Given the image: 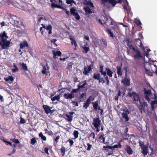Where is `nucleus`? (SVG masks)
I'll list each match as a JSON object with an SVG mask.
<instances>
[{
    "label": "nucleus",
    "instance_id": "nucleus-31",
    "mask_svg": "<svg viewBox=\"0 0 157 157\" xmlns=\"http://www.w3.org/2000/svg\"><path fill=\"white\" fill-rule=\"evenodd\" d=\"M66 2L67 4H70L71 6L72 5V3L75 4H76V2L74 0H66Z\"/></svg>",
    "mask_w": 157,
    "mask_h": 157
},
{
    "label": "nucleus",
    "instance_id": "nucleus-44",
    "mask_svg": "<svg viewBox=\"0 0 157 157\" xmlns=\"http://www.w3.org/2000/svg\"><path fill=\"white\" fill-rule=\"evenodd\" d=\"M101 4L104 6L106 5V3H109V0H101Z\"/></svg>",
    "mask_w": 157,
    "mask_h": 157
},
{
    "label": "nucleus",
    "instance_id": "nucleus-35",
    "mask_svg": "<svg viewBox=\"0 0 157 157\" xmlns=\"http://www.w3.org/2000/svg\"><path fill=\"white\" fill-rule=\"evenodd\" d=\"M114 149L115 148H118L122 147V145L121 143L120 142H118L117 144H116L113 146Z\"/></svg>",
    "mask_w": 157,
    "mask_h": 157
},
{
    "label": "nucleus",
    "instance_id": "nucleus-56",
    "mask_svg": "<svg viewBox=\"0 0 157 157\" xmlns=\"http://www.w3.org/2000/svg\"><path fill=\"white\" fill-rule=\"evenodd\" d=\"M56 8H60L61 9H62L64 10H66V9L64 8L63 7L61 6H60L59 5H57Z\"/></svg>",
    "mask_w": 157,
    "mask_h": 157
},
{
    "label": "nucleus",
    "instance_id": "nucleus-13",
    "mask_svg": "<svg viewBox=\"0 0 157 157\" xmlns=\"http://www.w3.org/2000/svg\"><path fill=\"white\" fill-rule=\"evenodd\" d=\"M136 54L134 55V59H139L140 58H142L143 56L141 54L140 52L137 50H136Z\"/></svg>",
    "mask_w": 157,
    "mask_h": 157
},
{
    "label": "nucleus",
    "instance_id": "nucleus-39",
    "mask_svg": "<svg viewBox=\"0 0 157 157\" xmlns=\"http://www.w3.org/2000/svg\"><path fill=\"white\" fill-rule=\"evenodd\" d=\"M78 132L77 131L75 130L74 131L73 134L75 138H76L78 137Z\"/></svg>",
    "mask_w": 157,
    "mask_h": 157
},
{
    "label": "nucleus",
    "instance_id": "nucleus-23",
    "mask_svg": "<svg viewBox=\"0 0 157 157\" xmlns=\"http://www.w3.org/2000/svg\"><path fill=\"white\" fill-rule=\"evenodd\" d=\"M84 9L86 14H90L92 13V11L88 6L84 7Z\"/></svg>",
    "mask_w": 157,
    "mask_h": 157
},
{
    "label": "nucleus",
    "instance_id": "nucleus-33",
    "mask_svg": "<svg viewBox=\"0 0 157 157\" xmlns=\"http://www.w3.org/2000/svg\"><path fill=\"white\" fill-rule=\"evenodd\" d=\"M117 2L115 0H109V3L112 4V6H115L117 3Z\"/></svg>",
    "mask_w": 157,
    "mask_h": 157
},
{
    "label": "nucleus",
    "instance_id": "nucleus-2",
    "mask_svg": "<svg viewBox=\"0 0 157 157\" xmlns=\"http://www.w3.org/2000/svg\"><path fill=\"white\" fill-rule=\"evenodd\" d=\"M143 91L144 92V98L149 102L150 101V97L152 94L151 90L150 89L147 90L146 88H144Z\"/></svg>",
    "mask_w": 157,
    "mask_h": 157
},
{
    "label": "nucleus",
    "instance_id": "nucleus-59",
    "mask_svg": "<svg viewBox=\"0 0 157 157\" xmlns=\"http://www.w3.org/2000/svg\"><path fill=\"white\" fill-rule=\"evenodd\" d=\"M44 151L46 153L47 155H49V153H48V149L47 147H45L44 149Z\"/></svg>",
    "mask_w": 157,
    "mask_h": 157
},
{
    "label": "nucleus",
    "instance_id": "nucleus-27",
    "mask_svg": "<svg viewBox=\"0 0 157 157\" xmlns=\"http://www.w3.org/2000/svg\"><path fill=\"white\" fill-rule=\"evenodd\" d=\"M76 10L75 9L73 8H71L70 9V12L71 14L74 16L76 13H77L76 12Z\"/></svg>",
    "mask_w": 157,
    "mask_h": 157
},
{
    "label": "nucleus",
    "instance_id": "nucleus-61",
    "mask_svg": "<svg viewBox=\"0 0 157 157\" xmlns=\"http://www.w3.org/2000/svg\"><path fill=\"white\" fill-rule=\"evenodd\" d=\"M137 42H139V43L140 44V45H139V46L140 47H142V42H141V41L140 40V39H137Z\"/></svg>",
    "mask_w": 157,
    "mask_h": 157
},
{
    "label": "nucleus",
    "instance_id": "nucleus-60",
    "mask_svg": "<svg viewBox=\"0 0 157 157\" xmlns=\"http://www.w3.org/2000/svg\"><path fill=\"white\" fill-rule=\"evenodd\" d=\"M69 143L70 144V146H71L74 143L73 141L72 140H68Z\"/></svg>",
    "mask_w": 157,
    "mask_h": 157
},
{
    "label": "nucleus",
    "instance_id": "nucleus-21",
    "mask_svg": "<svg viewBox=\"0 0 157 157\" xmlns=\"http://www.w3.org/2000/svg\"><path fill=\"white\" fill-rule=\"evenodd\" d=\"M122 67V64L120 66H117V73L119 75H122V73L121 71V68Z\"/></svg>",
    "mask_w": 157,
    "mask_h": 157
},
{
    "label": "nucleus",
    "instance_id": "nucleus-12",
    "mask_svg": "<svg viewBox=\"0 0 157 157\" xmlns=\"http://www.w3.org/2000/svg\"><path fill=\"white\" fill-rule=\"evenodd\" d=\"M124 150L129 155H131L133 153V151L131 147L128 145H125Z\"/></svg>",
    "mask_w": 157,
    "mask_h": 157
},
{
    "label": "nucleus",
    "instance_id": "nucleus-16",
    "mask_svg": "<svg viewBox=\"0 0 157 157\" xmlns=\"http://www.w3.org/2000/svg\"><path fill=\"white\" fill-rule=\"evenodd\" d=\"M53 54V57L54 59H56L57 58L56 56H61L62 53L60 51H57L56 52L55 51H52Z\"/></svg>",
    "mask_w": 157,
    "mask_h": 157
},
{
    "label": "nucleus",
    "instance_id": "nucleus-17",
    "mask_svg": "<svg viewBox=\"0 0 157 157\" xmlns=\"http://www.w3.org/2000/svg\"><path fill=\"white\" fill-rule=\"evenodd\" d=\"M14 24L15 26L19 27L21 25H22V23L21 21L18 19H17L14 21Z\"/></svg>",
    "mask_w": 157,
    "mask_h": 157
},
{
    "label": "nucleus",
    "instance_id": "nucleus-6",
    "mask_svg": "<svg viewBox=\"0 0 157 157\" xmlns=\"http://www.w3.org/2000/svg\"><path fill=\"white\" fill-rule=\"evenodd\" d=\"M133 97L132 98L133 102L136 103L137 102L140 101V98L139 95L135 92H132Z\"/></svg>",
    "mask_w": 157,
    "mask_h": 157
},
{
    "label": "nucleus",
    "instance_id": "nucleus-52",
    "mask_svg": "<svg viewBox=\"0 0 157 157\" xmlns=\"http://www.w3.org/2000/svg\"><path fill=\"white\" fill-rule=\"evenodd\" d=\"M57 4H55L54 2H52L51 4V7L52 8L54 9L56 8Z\"/></svg>",
    "mask_w": 157,
    "mask_h": 157
},
{
    "label": "nucleus",
    "instance_id": "nucleus-51",
    "mask_svg": "<svg viewBox=\"0 0 157 157\" xmlns=\"http://www.w3.org/2000/svg\"><path fill=\"white\" fill-rule=\"evenodd\" d=\"M79 90L78 89V88L76 89H73L72 90L71 93L72 94H73L74 93H76Z\"/></svg>",
    "mask_w": 157,
    "mask_h": 157
},
{
    "label": "nucleus",
    "instance_id": "nucleus-15",
    "mask_svg": "<svg viewBox=\"0 0 157 157\" xmlns=\"http://www.w3.org/2000/svg\"><path fill=\"white\" fill-rule=\"evenodd\" d=\"M63 96L64 98L67 99H71L74 98V94L71 93V94L68 93L67 94L65 93L64 94Z\"/></svg>",
    "mask_w": 157,
    "mask_h": 157
},
{
    "label": "nucleus",
    "instance_id": "nucleus-1",
    "mask_svg": "<svg viewBox=\"0 0 157 157\" xmlns=\"http://www.w3.org/2000/svg\"><path fill=\"white\" fill-rule=\"evenodd\" d=\"M5 37H3L2 40L0 41V45L1 46L2 49H8L10 46V44L11 43L9 40H6L5 38Z\"/></svg>",
    "mask_w": 157,
    "mask_h": 157
},
{
    "label": "nucleus",
    "instance_id": "nucleus-34",
    "mask_svg": "<svg viewBox=\"0 0 157 157\" xmlns=\"http://www.w3.org/2000/svg\"><path fill=\"white\" fill-rule=\"evenodd\" d=\"M66 117L67 118V120L69 122H71L73 119V116H70L67 114L66 115Z\"/></svg>",
    "mask_w": 157,
    "mask_h": 157
},
{
    "label": "nucleus",
    "instance_id": "nucleus-19",
    "mask_svg": "<svg viewBox=\"0 0 157 157\" xmlns=\"http://www.w3.org/2000/svg\"><path fill=\"white\" fill-rule=\"evenodd\" d=\"M28 44L27 41H25L20 43V48L22 49L25 47H28Z\"/></svg>",
    "mask_w": 157,
    "mask_h": 157
},
{
    "label": "nucleus",
    "instance_id": "nucleus-42",
    "mask_svg": "<svg viewBox=\"0 0 157 157\" xmlns=\"http://www.w3.org/2000/svg\"><path fill=\"white\" fill-rule=\"evenodd\" d=\"M107 33L110 35V36L111 37H113V33L111 32V30L109 29H108L107 30Z\"/></svg>",
    "mask_w": 157,
    "mask_h": 157
},
{
    "label": "nucleus",
    "instance_id": "nucleus-10",
    "mask_svg": "<svg viewBox=\"0 0 157 157\" xmlns=\"http://www.w3.org/2000/svg\"><path fill=\"white\" fill-rule=\"evenodd\" d=\"M124 43L127 44V45L128 46L130 49H132L134 52H136V50L135 48L131 44V42L129 41L128 39L125 40L124 41Z\"/></svg>",
    "mask_w": 157,
    "mask_h": 157
},
{
    "label": "nucleus",
    "instance_id": "nucleus-58",
    "mask_svg": "<svg viewBox=\"0 0 157 157\" xmlns=\"http://www.w3.org/2000/svg\"><path fill=\"white\" fill-rule=\"evenodd\" d=\"M88 3L90 6L91 7H94V6L93 3V2H91V1H90L88 2Z\"/></svg>",
    "mask_w": 157,
    "mask_h": 157
},
{
    "label": "nucleus",
    "instance_id": "nucleus-62",
    "mask_svg": "<svg viewBox=\"0 0 157 157\" xmlns=\"http://www.w3.org/2000/svg\"><path fill=\"white\" fill-rule=\"evenodd\" d=\"M103 66H101L100 67V72H102V71H103Z\"/></svg>",
    "mask_w": 157,
    "mask_h": 157
},
{
    "label": "nucleus",
    "instance_id": "nucleus-7",
    "mask_svg": "<svg viewBox=\"0 0 157 157\" xmlns=\"http://www.w3.org/2000/svg\"><path fill=\"white\" fill-rule=\"evenodd\" d=\"M101 122V121L99 118L97 117L94 119L92 124L95 128H97L100 125Z\"/></svg>",
    "mask_w": 157,
    "mask_h": 157
},
{
    "label": "nucleus",
    "instance_id": "nucleus-28",
    "mask_svg": "<svg viewBox=\"0 0 157 157\" xmlns=\"http://www.w3.org/2000/svg\"><path fill=\"white\" fill-rule=\"evenodd\" d=\"M46 29L47 30H49L48 34H50L52 33V26L51 25H48V26H47Z\"/></svg>",
    "mask_w": 157,
    "mask_h": 157
},
{
    "label": "nucleus",
    "instance_id": "nucleus-57",
    "mask_svg": "<svg viewBox=\"0 0 157 157\" xmlns=\"http://www.w3.org/2000/svg\"><path fill=\"white\" fill-rule=\"evenodd\" d=\"M8 78L9 79V80H10L11 82L13 81L14 80L12 76H9L8 77Z\"/></svg>",
    "mask_w": 157,
    "mask_h": 157
},
{
    "label": "nucleus",
    "instance_id": "nucleus-38",
    "mask_svg": "<svg viewBox=\"0 0 157 157\" xmlns=\"http://www.w3.org/2000/svg\"><path fill=\"white\" fill-rule=\"evenodd\" d=\"M71 42V44L72 45H73V42H74V44L75 47H76L78 45L76 43V41H75V40L73 38H70V39Z\"/></svg>",
    "mask_w": 157,
    "mask_h": 157
},
{
    "label": "nucleus",
    "instance_id": "nucleus-14",
    "mask_svg": "<svg viewBox=\"0 0 157 157\" xmlns=\"http://www.w3.org/2000/svg\"><path fill=\"white\" fill-rule=\"evenodd\" d=\"M121 82L124 85L128 86L130 85V79L128 78H125L123 80L121 81Z\"/></svg>",
    "mask_w": 157,
    "mask_h": 157
},
{
    "label": "nucleus",
    "instance_id": "nucleus-64",
    "mask_svg": "<svg viewBox=\"0 0 157 157\" xmlns=\"http://www.w3.org/2000/svg\"><path fill=\"white\" fill-rule=\"evenodd\" d=\"M78 89H80L81 88H82V89L83 88H84L85 87V86L83 84L82 85H81V86L78 85Z\"/></svg>",
    "mask_w": 157,
    "mask_h": 157
},
{
    "label": "nucleus",
    "instance_id": "nucleus-4",
    "mask_svg": "<svg viewBox=\"0 0 157 157\" xmlns=\"http://www.w3.org/2000/svg\"><path fill=\"white\" fill-rule=\"evenodd\" d=\"M94 64V62L91 61V64L89 66L87 67H84V71L83 72V74L85 75H87L88 73L92 71V69L93 68V67Z\"/></svg>",
    "mask_w": 157,
    "mask_h": 157
},
{
    "label": "nucleus",
    "instance_id": "nucleus-9",
    "mask_svg": "<svg viewBox=\"0 0 157 157\" xmlns=\"http://www.w3.org/2000/svg\"><path fill=\"white\" fill-rule=\"evenodd\" d=\"M49 67L48 64H46V66H43V69L41 71L42 73L45 75L46 76L48 75V73L49 72Z\"/></svg>",
    "mask_w": 157,
    "mask_h": 157
},
{
    "label": "nucleus",
    "instance_id": "nucleus-49",
    "mask_svg": "<svg viewBox=\"0 0 157 157\" xmlns=\"http://www.w3.org/2000/svg\"><path fill=\"white\" fill-rule=\"evenodd\" d=\"M83 49H84V50L85 51L86 53H87V52L89 51V47H86V46H83L82 47Z\"/></svg>",
    "mask_w": 157,
    "mask_h": 157
},
{
    "label": "nucleus",
    "instance_id": "nucleus-45",
    "mask_svg": "<svg viewBox=\"0 0 157 157\" xmlns=\"http://www.w3.org/2000/svg\"><path fill=\"white\" fill-rule=\"evenodd\" d=\"M102 41L103 42V47L105 48L106 47L107 45V41L105 39H102Z\"/></svg>",
    "mask_w": 157,
    "mask_h": 157
},
{
    "label": "nucleus",
    "instance_id": "nucleus-11",
    "mask_svg": "<svg viewBox=\"0 0 157 157\" xmlns=\"http://www.w3.org/2000/svg\"><path fill=\"white\" fill-rule=\"evenodd\" d=\"M125 2L124 3V5L123 7L124 9L127 12V13L128 14L131 11V9L130 8L128 4V2L127 0H125Z\"/></svg>",
    "mask_w": 157,
    "mask_h": 157
},
{
    "label": "nucleus",
    "instance_id": "nucleus-5",
    "mask_svg": "<svg viewBox=\"0 0 157 157\" xmlns=\"http://www.w3.org/2000/svg\"><path fill=\"white\" fill-rule=\"evenodd\" d=\"M124 112L121 114L122 118L125 120L126 122L128 121L129 118L128 117V114L130 113V111L127 109H125L123 110Z\"/></svg>",
    "mask_w": 157,
    "mask_h": 157
},
{
    "label": "nucleus",
    "instance_id": "nucleus-63",
    "mask_svg": "<svg viewBox=\"0 0 157 157\" xmlns=\"http://www.w3.org/2000/svg\"><path fill=\"white\" fill-rule=\"evenodd\" d=\"M151 104H152L153 105L157 104V100H155L154 101H151Z\"/></svg>",
    "mask_w": 157,
    "mask_h": 157
},
{
    "label": "nucleus",
    "instance_id": "nucleus-41",
    "mask_svg": "<svg viewBox=\"0 0 157 157\" xmlns=\"http://www.w3.org/2000/svg\"><path fill=\"white\" fill-rule=\"evenodd\" d=\"M73 16H74L75 18L78 20H79L80 18V17L77 12L76 13V14H75Z\"/></svg>",
    "mask_w": 157,
    "mask_h": 157
},
{
    "label": "nucleus",
    "instance_id": "nucleus-43",
    "mask_svg": "<svg viewBox=\"0 0 157 157\" xmlns=\"http://www.w3.org/2000/svg\"><path fill=\"white\" fill-rule=\"evenodd\" d=\"M104 136V135H101L99 137V139L102 140V142L105 144V137Z\"/></svg>",
    "mask_w": 157,
    "mask_h": 157
},
{
    "label": "nucleus",
    "instance_id": "nucleus-54",
    "mask_svg": "<svg viewBox=\"0 0 157 157\" xmlns=\"http://www.w3.org/2000/svg\"><path fill=\"white\" fill-rule=\"evenodd\" d=\"M87 145L88 147L86 149L87 150V151H90V148L92 147V145L89 143H88L87 144Z\"/></svg>",
    "mask_w": 157,
    "mask_h": 157
},
{
    "label": "nucleus",
    "instance_id": "nucleus-32",
    "mask_svg": "<svg viewBox=\"0 0 157 157\" xmlns=\"http://www.w3.org/2000/svg\"><path fill=\"white\" fill-rule=\"evenodd\" d=\"M92 103L94 104L93 105V108L95 110H97L98 106V101H96L94 102V103L93 102H92Z\"/></svg>",
    "mask_w": 157,
    "mask_h": 157
},
{
    "label": "nucleus",
    "instance_id": "nucleus-55",
    "mask_svg": "<svg viewBox=\"0 0 157 157\" xmlns=\"http://www.w3.org/2000/svg\"><path fill=\"white\" fill-rule=\"evenodd\" d=\"M92 98V96H90L86 100V102L88 103H89L90 104V102L91 101V98Z\"/></svg>",
    "mask_w": 157,
    "mask_h": 157
},
{
    "label": "nucleus",
    "instance_id": "nucleus-26",
    "mask_svg": "<svg viewBox=\"0 0 157 157\" xmlns=\"http://www.w3.org/2000/svg\"><path fill=\"white\" fill-rule=\"evenodd\" d=\"M60 94H59L58 95H56L54 97L51 98V100L53 101H55L56 100L59 101L60 98Z\"/></svg>",
    "mask_w": 157,
    "mask_h": 157
},
{
    "label": "nucleus",
    "instance_id": "nucleus-46",
    "mask_svg": "<svg viewBox=\"0 0 157 157\" xmlns=\"http://www.w3.org/2000/svg\"><path fill=\"white\" fill-rule=\"evenodd\" d=\"M90 104L89 103L86 102V103H84L83 106L85 107V109H87V107L89 106Z\"/></svg>",
    "mask_w": 157,
    "mask_h": 157
},
{
    "label": "nucleus",
    "instance_id": "nucleus-47",
    "mask_svg": "<svg viewBox=\"0 0 157 157\" xmlns=\"http://www.w3.org/2000/svg\"><path fill=\"white\" fill-rule=\"evenodd\" d=\"M108 149H110L112 150H113V146H106V149H105V150H108Z\"/></svg>",
    "mask_w": 157,
    "mask_h": 157
},
{
    "label": "nucleus",
    "instance_id": "nucleus-36",
    "mask_svg": "<svg viewBox=\"0 0 157 157\" xmlns=\"http://www.w3.org/2000/svg\"><path fill=\"white\" fill-rule=\"evenodd\" d=\"M61 152L62 153V155L63 156H64L65 155V148L63 146H62L61 148L60 149Z\"/></svg>",
    "mask_w": 157,
    "mask_h": 157
},
{
    "label": "nucleus",
    "instance_id": "nucleus-40",
    "mask_svg": "<svg viewBox=\"0 0 157 157\" xmlns=\"http://www.w3.org/2000/svg\"><path fill=\"white\" fill-rule=\"evenodd\" d=\"M36 142V140L35 138H32L31 140V143L33 145Z\"/></svg>",
    "mask_w": 157,
    "mask_h": 157
},
{
    "label": "nucleus",
    "instance_id": "nucleus-53",
    "mask_svg": "<svg viewBox=\"0 0 157 157\" xmlns=\"http://www.w3.org/2000/svg\"><path fill=\"white\" fill-rule=\"evenodd\" d=\"M3 141L4 142L6 143H7V144H6V145H8V144H9V145H10L11 146H12V143L11 142H9V141H7L4 139H3Z\"/></svg>",
    "mask_w": 157,
    "mask_h": 157
},
{
    "label": "nucleus",
    "instance_id": "nucleus-3",
    "mask_svg": "<svg viewBox=\"0 0 157 157\" xmlns=\"http://www.w3.org/2000/svg\"><path fill=\"white\" fill-rule=\"evenodd\" d=\"M139 145L142 150L141 153L144 156L147 155L148 153L147 147L144 144L143 142H139Z\"/></svg>",
    "mask_w": 157,
    "mask_h": 157
},
{
    "label": "nucleus",
    "instance_id": "nucleus-48",
    "mask_svg": "<svg viewBox=\"0 0 157 157\" xmlns=\"http://www.w3.org/2000/svg\"><path fill=\"white\" fill-rule=\"evenodd\" d=\"M11 140L13 142H14L16 144H19V141L17 139H16L14 138L13 139H11Z\"/></svg>",
    "mask_w": 157,
    "mask_h": 157
},
{
    "label": "nucleus",
    "instance_id": "nucleus-30",
    "mask_svg": "<svg viewBox=\"0 0 157 157\" xmlns=\"http://www.w3.org/2000/svg\"><path fill=\"white\" fill-rule=\"evenodd\" d=\"M13 67L15 68H13L12 69V71L14 73L18 71L19 70L18 68L17 67L15 63L13 64Z\"/></svg>",
    "mask_w": 157,
    "mask_h": 157
},
{
    "label": "nucleus",
    "instance_id": "nucleus-22",
    "mask_svg": "<svg viewBox=\"0 0 157 157\" xmlns=\"http://www.w3.org/2000/svg\"><path fill=\"white\" fill-rule=\"evenodd\" d=\"M106 71L107 72L108 75L110 77H112L113 76L112 74L113 73V72L111 69L109 67H107L106 68Z\"/></svg>",
    "mask_w": 157,
    "mask_h": 157
},
{
    "label": "nucleus",
    "instance_id": "nucleus-50",
    "mask_svg": "<svg viewBox=\"0 0 157 157\" xmlns=\"http://www.w3.org/2000/svg\"><path fill=\"white\" fill-rule=\"evenodd\" d=\"M20 123L21 124H23L25 123V121L24 119L22 117L20 118Z\"/></svg>",
    "mask_w": 157,
    "mask_h": 157
},
{
    "label": "nucleus",
    "instance_id": "nucleus-18",
    "mask_svg": "<svg viewBox=\"0 0 157 157\" xmlns=\"http://www.w3.org/2000/svg\"><path fill=\"white\" fill-rule=\"evenodd\" d=\"M43 107L45 113L46 114H48L50 113L51 109L49 106L47 105H44L43 106Z\"/></svg>",
    "mask_w": 157,
    "mask_h": 157
},
{
    "label": "nucleus",
    "instance_id": "nucleus-8",
    "mask_svg": "<svg viewBox=\"0 0 157 157\" xmlns=\"http://www.w3.org/2000/svg\"><path fill=\"white\" fill-rule=\"evenodd\" d=\"M139 103H140V105L138 106V108L140 110V112L142 113L143 111H144L145 107L147 106V105L146 102H144L142 103L140 101Z\"/></svg>",
    "mask_w": 157,
    "mask_h": 157
},
{
    "label": "nucleus",
    "instance_id": "nucleus-37",
    "mask_svg": "<svg viewBox=\"0 0 157 157\" xmlns=\"http://www.w3.org/2000/svg\"><path fill=\"white\" fill-rule=\"evenodd\" d=\"M95 134L94 132H91L89 136V138L93 140L95 138Z\"/></svg>",
    "mask_w": 157,
    "mask_h": 157
},
{
    "label": "nucleus",
    "instance_id": "nucleus-29",
    "mask_svg": "<svg viewBox=\"0 0 157 157\" xmlns=\"http://www.w3.org/2000/svg\"><path fill=\"white\" fill-rule=\"evenodd\" d=\"M22 65V69L25 71H28V67L26 64L24 63H22L21 64L20 63V65Z\"/></svg>",
    "mask_w": 157,
    "mask_h": 157
},
{
    "label": "nucleus",
    "instance_id": "nucleus-24",
    "mask_svg": "<svg viewBox=\"0 0 157 157\" xmlns=\"http://www.w3.org/2000/svg\"><path fill=\"white\" fill-rule=\"evenodd\" d=\"M135 23L138 26L141 25H142V23L140 22V20L138 18H136L135 19ZM140 28L142 29V27L141 26H140Z\"/></svg>",
    "mask_w": 157,
    "mask_h": 157
},
{
    "label": "nucleus",
    "instance_id": "nucleus-20",
    "mask_svg": "<svg viewBox=\"0 0 157 157\" xmlns=\"http://www.w3.org/2000/svg\"><path fill=\"white\" fill-rule=\"evenodd\" d=\"M101 77L99 73H94V74L93 78L96 80H98L99 82L100 83V78Z\"/></svg>",
    "mask_w": 157,
    "mask_h": 157
},
{
    "label": "nucleus",
    "instance_id": "nucleus-25",
    "mask_svg": "<svg viewBox=\"0 0 157 157\" xmlns=\"http://www.w3.org/2000/svg\"><path fill=\"white\" fill-rule=\"evenodd\" d=\"M5 37L6 39L8 38V36L6 35V34L5 31H4L2 34H0V40H2L3 37Z\"/></svg>",
    "mask_w": 157,
    "mask_h": 157
}]
</instances>
